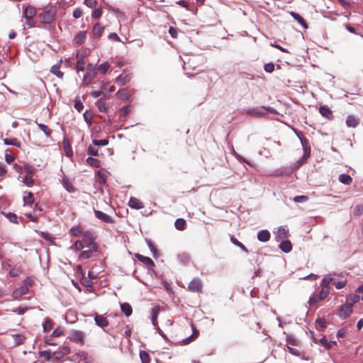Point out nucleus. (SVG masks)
Returning <instances> with one entry per match:
<instances>
[{
	"label": "nucleus",
	"mask_w": 363,
	"mask_h": 363,
	"mask_svg": "<svg viewBox=\"0 0 363 363\" xmlns=\"http://www.w3.org/2000/svg\"><path fill=\"white\" fill-rule=\"evenodd\" d=\"M339 181L344 184L350 185L352 182V178L349 174H342L339 176Z\"/></svg>",
	"instance_id": "28"
},
{
	"label": "nucleus",
	"mask_w": 363,
	"mask_h": 363,
	"mask_svg": "<svg viewBox=\"0 0 363 363\" xmlns=\"http://www.w3.org/2000/svg\"><path fill=\"white\" fill-rule=\"evenodd\" d=\"M333 284L335 286L336 289H340L345 286L346 281H333Z\"/></svg>",
	"instance_id": "62"
},
{
	"label": "nucleus",
	"mask_w": 363,
	"mask_h": 363,
	"mask_svg": "<svg viewBox=\"0 0 363 363\" xmlns=\"http://www.w3.org/2000/svg\"><path fill=\"white\" fill-rule=\"evenodd\" d=\"M96 74V69L95 68H93V73L91 72H87L84 76V78H83V82L86 84H89L93 79L95 77Z\"/></svg>",
	"instance_id": "24"
},
{
	"label": "nucleus",
	"mask_w": 363,
	"mask_h": 363,
	"mask_svg": "<svg viewBox=\"0 0 363 363\" xmlns=\"http://www.w3.org/2000/svg\"><path fill=\"white\" fill-rule=\"evenodd\" d=\"M329 293H330L329 288H325L324 286H322V289H321L320 292L318 294V299L321 300V301L325 299L328 296Z\"/></svg>",
	"instance_id": "37"
},
{
	"label": "nucleus",
	"mask_w": 363,
	"mask_h": 363,
	"mask_svg": "<svg viewBox=\"0 0 363 363\" xmlns=\"http://www.w3.org/2000/svg\"><path fill=\"white\" fill-rule=\"evenodd\" d=\"M23 182L28 186H30L33 184V179L32 177L29 176V175H26L24 177Z\"/></svg>",
	"instance_id": "54"
},
{
	"label": "nucleus",
	"mask_w": 363,
	"mask_h": 363,
	"mask_svg": "<svg viewBox=\"0 0 363 363\" xmlns=\"http://www.w3.org/2000/svg\"><path fill=\"white\" fill-rule=\"evenodd\" d=\"M36 123H37V125H38V128L44 133L45 136L47 138H51V135L52 133V130L50 128H49L47 125H45L44 124L38 123L37 122H36Z\"/></svg>",
	"instance_id": "25"
},
{
	"label": "nucleus",
	"mask_w": 363,
	"mask_h": 363,
	"mask_svg": "<svg viewBox=\"0 0 363 363\" xmlns=\"http://www.w3.org/2000/svg\"><path fill=\"white\" fill-rule=\"evenodd\" d=\"M60 66L59 65H54V66H52V68H51V69H50V72H51L53 74L56 75L57 77H59V78H62V77H63L64 74H63V72H61V71L60 70Z\"/></svg>",
	"instance_id": "32"
},
{
	"label": "nucleus",
	"mask_w": 363,
	"mask_h": 363,
	"mask_svg": "<svg viewBox=\"0 0 363 363\" xmlns=\"http://www.w3.org/2000/svg\"><path fill=\"white\" fill-rule=\"evenodd\" d=\"M109 68H110V65L107 62H105L102 63L101 65H100L98 67L97 69L102 74H105Z\"/></svg>",
	"instance_id": "38"
},
{
	"label": "nucleus",
	"mask_w": 363,
	"mask_h": 363,
	"mask_svg": "<svg viewBox=\"0 0 363 363\" xmlns=\"http://www.w3.org/2000/svg\"><path fill=\"white\" fill-rule=\"evenodd\" d=\"M289 235V230L284 226H280L278 228L276 233V239L277 241L285 240Z\"/></svg>",
	"instance_id": "9"
},
{
	"label": "nucleus",
	"mask_w": 363,
	"mask_h": 363,
	"mask_svg": "<svg viewBox=\"0 0 363 363\" xmlns=\"http://www.w3.org/2000/svg\"><path fill=\"white\" fill-rule=\"evenodd\" d=\"M74 108L79 111L81 112L84 108L82 102L79 99H76L74 101Z\"/></svg>",
	"instance_id": "51"
},
{
	"label": "nucleus",
	"mask_w": 363,
	"mask_h": 363,
	"mask_svg": "<svg viewBox=\"0 0 363 363\" xmlns=\"http://www.w3.org/2000/svg\"><path fill=\"white\" fill-rule=\"evenodd\" d=\"M11 337L14 341L15 346L23 344L26 340V337L22 334H12Z\"/></svg>",
	"instance_id": "22"
},
{
	"label": "nucleus",
	"mask_w": 363,
	"mask_h": 363,
	"mask_svg": "<svg viewBox=\"0 0 363 363\" xmlns=\"http://www.w3.org/2000/svg\"><path fill=\"white\" fill-rule=\"evenodd\" d=\"M130 80V76L128 74H122L116 78V82L118 84L122 86L128 83Z\"/></svg>",
	"instance_id": "16"
},
{
	"label": "nucleus",
	"mask_w": 363,
	"mask_h": 363,
	"mask_svg": "<svg viewBox=\"0 0 363 363\" xmlns=\"http://www.w3.org/2000/svg\"><path fill=\"white\" fill-rule=\"evenodd\" d=\"M88 55V51L86 50H79L77 52V55H76V57L77 60H84V59Z\"/></svg>",
	"instance_id": "46"
},
{
	"label": "nucleus",
	"mask_w": 363,
	"mask_h": 363,
	"mask_svg": "<svg viewBox=\"0 0 363 363\" xmlns=\"http://www.w3.org/2000/svg\"><path fill=\"white\" fill-rule=\"evenodd\" d=\"M129 206L131 208L141 209L144 207L143 203L135 197H130L129 200Z\"/></svg>",
	"instance_id": "14"
},
{
	"label": "nucleus",
	"mask_w": 363,
	"mask_h": 363,
	"mask_svg": "<svg viewBox=\"0 0 363 363\" xmlns=\"http://www.w3.org/2000/svg\"><path fill=\"white\" fill-rule=\"evenodd\" d=\"M6 217L8 218V219L11 223H18L17 216L16 214L13 213H7L6 214Z\"/></svg>",
	"instance_id": "52"
},
{
	"label": "nucleus",
	"mask_w": 363,
	"mask_h": 363,
	"mask_svg": "<svg viewBox=\"0 0 363 363\" xmlns=\"http://www.w3.org/2000/svg\"><path fill=\"white\" fill-rule=\"evenodd\" d=\"M320 113L325 118L331 120L333 118V114L332 111L325 106H321L319 108Z\"/></svg>",
	"instance_id": "13"
},
{
	"label": "nucleus",
	"mask_w": 363,
	"mask_h": 363,
	"mask_svg": "<svg viewBox=\"0 0 363 363\" xmlns=\"http://www.w3.org/2000/svg\"><path fill=\"white\" fill-rule=\"evenodd\" d=\"M230 240L235 245L239 247L243 252H248V250L245 247V246L242 245L240 242H239L235 238H234L233 236L231 237Z\"/></svg>",
	"instance_id": "40"
},
{
	"label": "nucleus",
	"mask_w": 363,
	"mask_h": 363,
	"mask_svg": "<svg viewBox=\"0 0 363 363\" xmlns=\"http://www.w3.org/2000/svg\"><path fill=\"white\" fill-rule=\"evenodd\" d=\"M23 202L25 205L31 206L34 202L33 194L28 192L27 196H23Z\"/></svg>",
	"instance_id": "33"
},
{
	"label": "nucleus",
	"mask_w": 363,
	"mask_h": 363,
	"mask_svg": "<svg viewBox=\"0 0 363 363\" xmlns=\"http://www.w3.org/2000/svg\"><path fill=\"white\" fill-rule=\"evenodd\" d=\"M32 281L27 278L22 283L21 285L16 289L12 293V297L14 299H19L23 295L28 294L30 287L32 286Z\"/></svg>",
	"instance_id": "2"
},
{
	"label": "nucleus",
	"mask_w": 363,
	"mask_h": 363,
	"mask_svg": "<svg viewBox=\"0 0 363 363\" xmlns=\"http://www.w3.org/2000/svg\"><path fill=\"white\" fill-rule=\"evenodd\" d=\"M264 71L269 73H271L274 69V65L273 63H267L264 65Z\"/></svg>",
	"instance_id": "56"
},
{
	"label": "nucleus",
	"mask_w": 363,
	"mask_h": 363,
	"mask_svg": "<svg viewBox=\"0 0 363 363\" xmlns=\"http://www.w3.org/2000/svg\"><path fill=\"white\" fill-rule=\"evenodd\" d=\"M198 334H199L198 332L194 330L193 334L190 337L183 340L184 344H185V345L189 344L191 341H192L194 339L197 337Z\"/></svg>",
	"instance_id": "50"
},
{
	"label": "nucleus",
	"mask_w": 363,
	"mask_h": 363,
	"mask_svg": "<svg viewBox=\"0 0 363 363\" xmlns=\"http://www.w3.org/2000/svg\"><path fill=\"white\" fill-rule=\"evenodd\" d=\"M202 288L201 281L198 278L194 279L188 286L189 291L194 293H201Z\"/></svg>",
	"instance_id": "5"
},
{
	"label": "nucleus",
	"mask_w": 363,
	"mask_h": 363,
	"mask_svg": "<svg viewBox=\"0 0 363 363\" xmlns=\"http://www.w3.org/2000/svg\"><path fill=\"white\" fill-rule=\"evenodd\" d=\"M83 242L86 245V247H92L97 246V245L94 242L95 238L93 234L90 232H85L82 235Z\"/></svg>",
	"instance_id": "6"
},
{
	"label": "nucleus",
	"mask_w": 363,
	"mask_h": 363,
	"mask_svg": "<svg viewBox=\"0 0 363 363\" xmlns=\"http://www.w3.org/2000/svg\"><path fill=\"white\" fill-rule=\"evenodd\" d=\"M96 106L101 112H106L108 107L104 99H100L96 102Z\"/></svg>",
	"instance_id": "30"
},
{
	"label": "nucleus",
	"mask_w": 363,
	"mask_h": 363,
	"mask_svg": "<svg viewBox=\"0 0 363 363\" xmlns=\"http://www.w3.org/2000/svg\"><path fill=\"white\" fill-rule=\"evenodd\" d=\"M56 11L52 7H45L43 11L38 14V17L43 23H51L55 17Z\"/></svg>",
	"instance_id": "1"
},
{
	"label": "nucleus",
	"mask_w": 363,
	"mask_h": 363,
	"mask_svg": "<svg viewBox=\"0 0 363 363\" xmlns=\"http://www.w3.org/2000/svg\"><path fill=\"white\" fill-rule=\"evenodd\" d=\"M270 233L267 230H260L257 233V239L261 242H267L270 239Z\"/></svg>",
	"instance_id": "17"
},
{
	"label": "nucleus",
	"mask_w": 363,
	"mask_h": 363,
	"mask_svg": "<svg viewBox=\"0 0 363 363\" xmlns=\"http://www.w3.org/2000/svg\"><path fill=\"white\" fill-rule=\"evenodd\" d=\"M121 308L123 313L126 316H130L132 314L133 309L131 306L128 303H123L121 304Z\"/></svg>",
	"instance_id": "26"
},
{
	"label": "nucleus",
	"mask_w": 363,
	"mask_h": 363,
	"mask_svg": "<svg viewBox=\"0 0 363 363\" xmlns=\"http://www.w3.org/2000/svg\"><path fill=\"white\" fill-rule=\"evenodd\" d=\"M359 124V120L353 116H347L346 119V125L350 128H356Z\"/></svg>",
	"instance_id": "21"
},
{
	"label": "nucleus",
	"mask_w": 363,
	"mask_h": 363,
	"mask_svg": "<svg viewBox=\"0 0 363 363\" xmlns=\"http://www.w3.org/2000/svg\"><path fill=\"white\" fill-rule=\"evenodd\" d=\"M64 186L69 192H73L74 191V186L66 180H64Z\"/></svg>",
	"instance_id": "63"
},
{
	"label": "nucleus",
	"mask_w": 363,
	"mask_h": 363,
	"mask_svg": "<svg viewBox=\"0 0 363 363\" xmlns=\"http://www.w3.org/2000/svg\"><path fill=\"white\" fill-rule=\"evenodd\" d=\"M96 325L100 328H105L108 325V320L103 315L96 314L94 316Z\"/></svg>",
	"instance_id": "11"
},
{
	"label": "nucleus",
	"mask_w": 363,
	"mask_h": 363,
	"mask_svg": "<svg viewBox=\"0 0 363 363\" xmlns=\"http://www.w3.org/2000/svg\"><path fill=\"white\" fill-rule=\"evenodd\" d=\"M39 355L42 357L45 358L47 360H50L51 358L50 352L49 350L40 351Z\"/></svg>",
	"instance_id": "57"
},
{
	"label": "nucleus",
	"mask_w": 363,
	"mask_h": 363,
	"mask_svg": "<svg viewBox=\"0 0 363 363\" xmlns=\"http://www.w3.org/2000/svg\"><path fill=\"white\" fill-rule=\"evenodd\" d=\"M320 301V300L318 299V295H313L312 296L310 297L308 300V303L310 305H314Z\"/></svg>",
	"instance_id": "64"
},
{
	"label": "nucleus",
	"mask_w": 363,
	"mask_h": 363,
	"mask_svg": "<svg viewBox=\"0 0 363 363\" xmlns=\"http://www.w3.org/2000/svg\"><path fill=\"white\" fill-rule=\"evenodd\" d=\"M279 248L285 253L289 252L292 249L291 242L289 240H282L279 245Z\"/></svg>",
	"instance_id": "19"
},
{
	"label": "nucleus",
	"mask_w": 363,
	"mask_h": 363,
	"mask_svg": "<svg viewBox=\"0 0 363 363\" xmlns=\"http://www.w3.org/2000/svg\"><path fill=\"white\" fill-rule=\"evenodd\" d=\"M82 233L80 228L79 226L72 227L70 229V234L73 236L77 237Z\"/></svg>",
	"instance_id": "48"
},
{
	"label": "nucleus",
	"mask_w": 363,
	"mask_h": 363,
	"mask_svg": "<svg viewBox=\"0 0 363 363\" xmlns=\"http://www.w3.org/2000/svg\"><path fill=\"white\" fill-rule=\"evenodd\" d=\"M88 247V250H84L79 254V257L80 259H89L92 256L94 252L98 251V246H92Z\"/></svg>",
	"instance_id": "12"
},
{
	"label": "nucleus",
	"mask_w": 363,
	"mask_h": 363,
	"mask_svg": "<svg viewBox=\"0 0 363 363\" xmlns=\"http://www.w3.org/2000/svg\"><path fill=\"white\" fill-rule=\"evenodd\" d=\"M308 199V196H295L293 200L294 201L296 202V203H302V202H305Z\"/></svg>",
	"instance_id": "55"
},
{
	"label": "nucleus",
	"mask_w": 363,
	"mask_h": 363,
	"mask_svg": "<svg viewBox=\"0 0 363 363\" xmlns=\"http://www.w3.org/2000/svg\"><path fill=\"white\" fill-rule=\"evenodd\" d=\"M290 15L304 28H308V25L306 23L305 20L297 13L296 12H290Z\"/></svg>",
	"instance_id": "23"
},
{
	"label": "nucleus",
	"mask_w": 363,
	"mask_h": 363,
	"mask_svg": "<svg viewBox=\"0 0 363 363\" xmlns=\"http://www.w3.org/2000/svg\"><path fill=\"white\" fill-rule=\"evenodd\" d=\"M86 162L94 167H99L100 165V162L99 160L94 158V157H88L86 159Z\"/></svg>",
	"instance_id": "41"
},
{
	"label": "nucleus",
	"mask_w": 363,
	"mask_h": 363,
	"mask_svg": "<svg viewBox=\"0 0 363 363\" xmlns=\"http://www.w3.org/2000/svg\"><path fill=\"white\" fill-rule=\"evenodd\" d=\"M286 342L291 345H296L297 344V340L292 335L287 336Z\"/></svg>",
	"instance_id": "60"
},
{
	"label": "nucleus",
	"mask_w": 363,
	"mask_h": 363,
	"mask_svg": "<svg viewBox=\"0 0 363 363\" xmlns=\"http://www.w3.org/2000/svg\"><path fill=\"white\" fill-rule=\"evenodd\" d=\"M160 307L159 306H155L152 308L151 315H152V323L153 325H157V318L158 316V314L160 313Z\"/></svg>",
	"instance_id": "27"
},
{
	"label": "nucleus",
	"mask_w": 363,
	"mask_h": 363,
	"mask_svg": "<svg viewBox=\"0 0 363 363\" xmlns=\"http://www.w3.org/2000/svg\"><path fill=\"white\" fill-rule=\"evenodd\" d=\"M140 358L143 363H150V362L149 354L144 350L140 352Z\"/></svg>",
	"instance_id": "35"
},
{
	"label": "nucleus",
	"mask_w": 363,
	"mask_h": 363,
	"mask_svg": "<svg viewBox=\"0 0 363 363\" xmlns=\"http://www.w3.org/2000/svg\"><path fill=\"white\" fill-rule=\"evenodd\" d=\"M352 311V307L350 306V304L345 303L341 308L339 309L337 312V315L341 318H347Z\"/></svg>",
	"instance_id": "7"
},
{
	"label": "nucleus",
	"mask_w": 363,
	"mask_h": 363,
	"mask_svg": "<svg viewBox=\"0 0 363 363\" xmlns=\"http://www.w3.org/2000/svg\"><path fill=\"white\" fill-rule=\"evenodd\" d=\"M135 257L147 266L153 267L155 265L154 262L148 257L143 256L140 254H135Z\"/></svg>",
	"instance_id": "15"
},
{
	"label": "nucleus",
	"mask_w": 363,
	"mask_h": 363,
	"mask_svg": "<svg viewBox=\"0 0 363 363\" xmlns=\"http://www.w3.org/2000/svg\"><path fill=\"white\" fill-rule=\"evenodd\" d=\"M83 117L88 126L90 127L92 125V113L90 111H86L83 114Z\"/></svg>",
	"instance_id": "39"
},
{
	"label": "nucleus",
	"mask_w": 363,
	"mask_h": 363,
	"mask_svg": "<svg viewBox=\"0 0 363 363\" xmlns=\"http://www.w3.org/2000/svg\"><path fill=\"white\" fill-rule=\"evenodd\" d=\"M4 143L7 145H13L16 147H20L21 144L16 138H5Z\"/></svg>",
	"instance_id": "34"
},
{
	"label": "nucleus",
	"mask_w": 363,
	"mask_h": 363,
	"mask_svg": "<svg viewBox=\"0 0 363 363\" xmlns=\"http://www.w3.org/2000/svg\"><path fill=\"white\" fill-rule=\"evenodd\" d=\"M262 109H265L268 111L270 113H275V110L270 107V106H262V107H257V108H250L247 110V114L250 116L252 117H262L265 115V113L262 111Z\"/></svg>",
	"instance_id": "3"
},
{
	"label": "nucleus",
	"mask_w": 363,
	"mask_h": 363,
	"mask_svg": "<svg viewBox=\"0 0 363 363\" xmlns=\"http://www.w3.org/2000/svg\"><path fill=\"white\" fill-rule=\"evenodd\" d=\"M116 95L118 98L122 99L123 100H126L128 99V93L125 89L118 90L116 93Z\"/></svg>",
	"instance_id": "42"
},
{
	"label": "nucleus",
	"mask_w": 363,
	"mask_h": 363,
	"mask_svg": "<svg viewBox=\"0 0 363 363\" xmlns=\"http://www.w3.org/2000/svg\"><path fill=\"white\" fill-rule=\"evenodd\" d=\"M52 328V323L50 319L47 318L43 324V330L44 332H48Z\"/></svg>",
	"instance_id": "53"
},
{
	"label": "nucleus",
	"mask_w": 363,
	"mask_h": 363,
	"mask_svg": "<svg viewBox=\"0 0 363 363\" xmlns=\"http://www.w3.org/2000/svg\"><path fill=\"white\" fill-rule=\"evenodd\" d=\"M85 69V61L82 60H77L76 65V69L77 72L84 71Z\"/></svg>",
	"instance_id": "45"
},
{
	"label": "nucleus",
	"mask_w": 363,
	"mask_h": 363,
	"mask_svg": "<svg viewBox=\"0 0 363 363\" xmlns=\"http://www.w3.org/2000/svg\"><path fill=\"white\" fill-rule=\"evenodd\" d=\"M101 14H102L101 9H95L92 12L91 16H92L93 18L97 19V18L101 17Z\"/></svg>",
	"instance_id": "58"
},
{
	"label": "nucleus",
	"mask_w": 363,
	"mask_h": 363,
	"mask_svg": "<svg viewBox=\"0 0 363 363\" xmlns=\"http://www.w3.org/2000/svg\"><path fill=\"white\" fill-rule=\"evenodd\" d=\"M101 90L103 91H108L110 92H113L115 90L114 86H111L110 88L108 86V84L104 83L101 86Z\"/></svg>",
	"instance_id": "61"
},
{
	"label": "nucleus",
	"mask_w": 363,
	"mask_h": 363,
	"mask_svg": "<svg viewBox=\"0 0 363 363\" xmlns=\"http://www.w3.org/2000/svg\"><path fill=\"white\" fill-rule=\"evenodd\" d=\"M84 333L82 331L74 330L69 333L68 338L75 343L84 344Z\"/></svg>",
	"instance_id": "4"
},
{
	"label": "nucleus",
	"mask_w": 363,
	"mask_h": 363,
	"mask_svg": "<svg viewBox=\"0 0 363 363\" xmlns=\"http://www.w3.org/2000/svg\"><path fill=\"white\" fill-rule=\"evenodd\" d=\"M86 38V32L80 31L73 38L72 44L74 46H79L83 44Z\"/></svg>",
	"instance_id": "10"
},
{
	"label": "nucleus",
	"mask_w": 363,
	"mask_h": 363,
	"mask_svg": "<svg viewBox=\"0 0 363 363\" xmlns=\"http://www.w3.org/2000/svg\"><path fill=\"white\" fill-rule=\"evenodd\" d=\"M175 228L179 230H184L186 226V221L183 218H177L174 223Z\"/></svg>",
	"instance_id": "31"
},
{
	"label": "nucleus",
	"mask_w": 363,
	"mask_h": 363,
	"mask_svg": "<svg viewBox=\"0 0 363 363\" xmlns=\"http://www.w3.org/2000/svg\"><path fill=\"white\" fill-rule=\"evenodd\" d=\"M359 300V296L356 294H350L347 297L346 303L350 304L353 307L354 304L357 303Z\"/></svg>",
	"instance_id": "29"
},
{
	"label": "nucleus",
	"mask_w": 363,
	"mask_h": 363,
	"mask_svg": "<svg viewBox=\"0 0 363 363\" xmlns=\"http://www.w3.org/2000/svg\"><path fill=\"white\" fill-rule=\"evenodd\" d=\"M77 355L80 358V359L84 360L86 363H89L90 361L88 358V354L85 352H79L77 354Z\"/></svg>",
	"instance_id": "49"
},
{
	"label": "nucleus",
	"mask_w": 363,
	"mask_h": 363,
	"mask_svg": "<svg viewBox=\"0 0 363 363\" xmlns=\"http://www.w3.org/2000/svg\"><path fill=\"white\" fill-rule=\"evenodd\" d=\"M37 13L36 9L32 6H27L23 11L25 18H33Z\"/></svg>",
	"instance_id": "18"
},
{
	"label": "nucleus",
	"mask_w": 363,
	"mask_h": 363,
	"mask_svg": "<svg viewBox=\"0 0 363 363\" xmlns=\"http://www.w3.org/2000/svg\"><path fill=\"white\" fill-rule=\"evenodd\" d=\"M104 30V27L99 23H96L92 30V34L96 38H100Z\"/></svg>",
	"instance_id": "20"
},
{
	"label": "nucleus",
	"mask_w": 363,
	"mask_h": 363,
	"mask_svg": "<svg viewBox=\"0 0 363 363\" xmlns=\"http://www.w3.org/2000/svg\"><path fill=\"white\" fill-rule=\"evenodd\" d=\"M333 281V278L330 274L325 276L321 282V286H324L325 288H329V284Z\"/></svg>",
	"instance_id": "36"
},
{
	"label": "nucleus",
	"mask_w": 363,
	"mask_h": 363,
	"mask_svg": "<svg viewBox=\"0 0 363 363\" xmlns=\"http://www.w3.org/2000/svg\"><path fill=\"white\" fill-rule=\"evenodd\" d=\"M92 143L96 146H106L108 144V140L103 139V140H96L94 139L92 140Z\"/></svg>",
	"instance_id": "43"
},
{
	"label": "nucleus",
	"mask_w": 363,
	"mask_h": 363,
	"mask_svg": "<svg viewBox=\"0 0 363 363\" xmlns=\"http://www.w3.org/2000/svg\"><path fill=\"white\" fill-rule=\"evenodd\" d=\"M86 245L83 242L82 240H77L74 243V247L76 250H82Z\"/></svg>",
	"instance_id": "59"
},
{
	"label": "nucleus",
	"mask_w": 363,
	"mask_h": 363,
	"mask_svg": "<svg viewBox=\"0 0 363 363\" xmlns=\"http://www.w3.org/2000/svg\"><path fill=\"white\" fill-rule=\"evenodd\" d=\"M353 213L355 216H361L363 213V204L356 205L354 208Z\"/></svg>",
	"instance_id": "44"
},
{
	"label": "nucleus",
	"mask_w": 363,
	"mask_h": 363,
	"mask_svg": "<svg viewBox=\"0 0 363 363\" xmlns=\"http://www.w3.org/2000/svg\"><path fill=\"white\" fill-rule=\"evenodd\" d=\"M87 153L89 155L97 156L99 155V150L96 147L90 145L87 149Z\"/></svg>",
	"instance_id": "47"
},
{
	"label": "nucleus",
	"mask_w": 363,
	"mask_h": 363,
	"mask_svg": "<svg viewBox=\"0 0 363 363\" xmlns=\"http://www.w3.org/2000/svg\"><path fill=\"white\" fill-rule=\"evenodd\" d=\"M94 214H95V216L101 220V221L104 222V223H114V219L107 215L106 213L99 211V210H94Z\"/></svg>",
	"instance_id": "8"
}]
</instances>
